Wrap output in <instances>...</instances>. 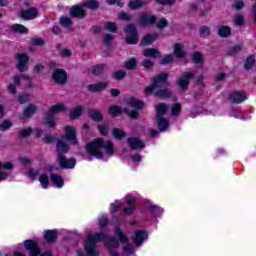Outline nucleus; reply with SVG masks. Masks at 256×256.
Here are the masks:
<instances>
[{
	"mask_svg": "<svg viewBox=\"0 0 256 256\" xmlns=\"http://www.w3.org/2000/svg\"><path fill=\"white\" fill-rule=\"evenodd\" d=\"M86 151L89 155L96 157V159L107 161V159L115 155V146H113L111 140L96 138L86 145Z\"/></svg>",
	"mask_w": 256,
	"mask_h": 256,
	"instance_id": "nucleus-1",
	"label": "nucleus"
},
{
	"mask_svg": "<svg viewBox=\"0 0 256 256\" xmlns=\"http://www.w3.org/2000/svg\"><path fill=\"white\" fill-rule=\"evenodd\" d=\"M99 241H104L105 246L107 247L110 255L116 256L117 255V247H119V242L115 239H110L105 237L103 234H94L89 235L84 243V249L88 256H98L99 251L95 249V245L99 243Z\"/></svg>",
	"mask_w": 256,
	"mask_h": 256,
	"instance_id": "nucleus-2",
	"label": "nucleus"
},
{
	"mask_svg": "<svg viewBox=\"0 0 256 256\" xmlns=\"http://www.w3.org/2000/svg\"><path fill=\"white\" fill-rule=\"evenodd\" d=\"M167 74L164 73L160 76L153 78L152 85L148 86L144 93L145 95H151L154 93L156 97H160L162 99H167V97H171V91L167 88Z\"/></svg>",
	"mask_w": 256,
	"mask_h": 256,
	"instance_id": "nucleus-3",
	"label": "nucleus"
},
{
	"mask_svg": "<svg viewBox=\"0 0 256 256\" xmlns=\"http://www.w3.org/2000/svg\"><path fill=\"white\" fill-rule=\"evenodd\" d=\"M85 7L91 9L92 11L99 8V2L97 0H88L86 3L80 6H73L70 14L72 17H77L78 19H83L85 16Z\"/></svg>",
	"mask_w": 256,
	"mask_h": 256,
	"instance_id": "nucleus-4",
	"label": "nucleus"
},
{
	"mask_svg": "<svg viewBox=\"0 0 256 256\" xmlns=\"http://www.w3.org/2000/svg\"><path fill=\"white\" fill-rule=\"evenodd\" d=\"M63 111H67V108L63 104H55L50 110L46 113V118L44 119V125L46 127H55V120L53 119V115H57V113H61Z\"/></svg>",
	"mask_w": 256,
	"mask_h": 256,
	"instance_id": "nucleus-5",
	"label": "nucleus"
},
{
	"mask_svg": "<svg viewBox=\"0 0 256 256\" xmlns=\"http://www.w3.org/2000/svg\"><path fill=\"white\" fill-rule=\"evenodd\" d=\"M167 109H169V107L165 104H158L156 107V119L160 131H167L169 127V122L163 118V115L167 113Z\"/></svg>",
	"mask_w": 256,
	"mask_h": 256,
	"instance_id": "nucleus-6",
	"label": "nucleus"
},
{
	"mask_svg": "<svg viewBox=\"0 0 256 256\" xmlns=\"http://www.w3.org/2000/svg\"><path fill=\"white\" fill-rule=\"evenodd\" d=\"M126 103L128 108H125L124 111L127 113L129 117H131V119H137V117H139V112L131 111L129 109H143V102L133 97H130L126 99Z\"/></svg>",
	"mask_w": 256,
	"mask_h": 256,
	"instance_id": "nucleus-7",
	"label": "nucleus"
},
{
	"mask_svg": "<svg viewBox=\"0 0 256 256\" xmlns=\"http://www.w3.org/2000/svg\"><path fill=\"white\" fill-rule=\"evenodd\" d=\"M124 33L126 34V43H128V45H135L139 42V34H137L135 25L128 24L124 29Z\"/></svg>",
	"mask_w": 256,
	"mask_h": 256,
	"instance_id": "nucleus-8",
	"label": "nucleus"
},
{
	"mask_svg": "<svg viewBox=\"0 0 256 256\" xmlns=\"http://www.w3.org/2000/svg\"><path fill=\"white\" fill-rule=\"evenodd\" d=\"M14 84H10L8 86V91L9 93H12L13 95H15L16 93V87H19V85H21V81H24L25 85H27V87H31L30 83H31V77H29V75H16L13 78Z\"/></svg>",
	"mask_w": 256,
	"mask_h": 256,
	"instance_id": "nucleus-9",
	"label": "nucleus"
},
{
	"mask_svg": "<svg viewBox=\"0 0 256 256\" xmlns=\"http://www.w3.org/2000/svg\"><path fill=\"white\" fill-rule=\"evenodd\" d=\"M27 63H29V55L25 53H18L16 55V67L20 73L29 69V67H27Z\"/></svg>",
	"mask_w": 256,
	"mask_h": 256,
	"instance_id": "nucleus-10",
	"label": "nucleus"
},
{
	"mask_svg": "<svg viewBox=\"0 0 256 256\" xmlns=\"http://www.w3.org/2000/svg\"><path fill=\"white\" fill-rule=\"evenodd\" d=\"M52 79L55 83H58V85H63L67 81V72L63 69H56L52 73Z\"/></svg>",
	"mask_w": 256,
	"mask_h": 256,
	"instance_id": "nucleus-11",
	"label": "nucleus"
},
{
	"mask_svg": "<svg viewBox=\"0 0 256 256\" xmlns=\"http://www.w3.org/2000/svg\"><path fill=\"white\" fill-rule=\"evenodd\" d=\"M193 79V73L191 72H185L178 80L177 85L182 89V91H185L187 87H189V80Z\"/></svg>",
	"mask_w": 256,
	"mask_h": 256,
	"instance_id": "nucleus-12",
	"label": "nucleus"
},
{
	"mask_svg": "<svg viewBox=\"0 0 256 256\" xmlns=\"http://www.w3.org/2000/svg\"><path fill=\"white\" fill-rule=\"evenodd\" d=\"M24 247L27 249V251L30 252V256H37L39 253H41V250H39V246H37V242L33 240H26L24 242Z\"/></svg>",
	"mask_w": 256,
	"mask_h": 256,
	"instance_id": "nucleus-13",
	"label": "nucleus"
},
{
	"mask_svg": "<svg viewBox=\"0 0 256 256\" xmlns=\"http://www.w3.org/2000/svg\"><path fill=\"white\" fill-rule=\"evenodd\" d=\"M56 153L58 155V159H61L62 157H65L67 153H69V146L65 141L63 140H58L56 143Z\"/></svg>",
	"mask_w": 256,
	"mask_h": 256,
	"instance_id": "nucleus-14",
	"label": "nucleus"
},
{
	"mask_svg": "<svg viewBox=\"0 0 256 256\" xmlns=\"http://www.w3.org/2000/svg\"><path fill=\"white\" fill-rule=\"evenodd\" d=\"M65 138L73 145H77V130L73 126H66L65 127Z\"/></svg>",
	"mask_w": 256,
	"mask_h": 256,
	"instance_id": "nucleus-15",
	"label": "nucleus"
},
{
	"mask_svg": "<svg viewBox=\"0 0 256 256\" xmlns=\"http://www.w3.org/2000/svg\"><path fill=\"white\" fill-rule=\"evenodd\" d=\"M57 161L61 169H73L77 163L75 158L67 159L65 158V156H63L62 158H58Z\"/></svg>",
	"mask_w": 256,
	"mask_h": 256,
	"instance_id": "nucleus-16",
	"label": "nucleus"
},
{
	"mask_svg": "<svg viewBox=\"0 0 256 256\" xmlns=\"http://www.w3.org/2000/svg\"><path fill=\"white\" fill-rule=\"evenodd\" d=\"M13 167V163L11 162H0V181H5L9 177L7 171H11Z\"/></svg>",
	"mask_w": 256,
	"mask_h": 256,
	"instance_id": "nucleus-17",
	"label": "nucleus"
},
{
	"mask_svg": "<svg viewBox=\"0 0 256 256\" xmlns=\"http://www.w3.org/2000/svg\"><path fill=\"white\" fill-rule=\"evenodd\" d=\"M173 54L178 59H183L187 55L185 52V46L179 42L173 44Z\"/></svg>",
	"mask_w": 256,
	"mask_h": 256,
	"instance_id": "nucleus-18",
	"label": "nucleus"
},
{
	"mask_svg": "<svg viewBox=\"0 0 256 256\" xmlns=\"http://www.w3.org/2000/svg\"><path fill=\"white\" fill-rule=\"evenodd\" d=\"M39 15V12H37V9L30 8L28 10H23L20 14L22 19H25L26 21H31V19H35Z\"/></svg>",
	"mask_w": 256,
	"mask_h": 256,
	"instance_id": "nucleus-19",
	"label": "nucleus"
},
{
	"mask_svg": "<svg viewBox=\"0 0 256 256\" xmlns=\"http://www.w3.org/2000/svg\"><path fill=\"white\" fill-rule=\"evenodd\" d=\"M127 141L129 147L133 150L143 149L145 147V143L139 138H128Z\"/></svg>",
	"mask_w": 256,
	"mask_h": 256,
	"instance_id": "nucleus-20",
	"label": "nucleus"
},
{
	"mask_svg": "<svg viewBox=\"0 0 256 256\" xmlns=\"http://www.w3.org/2000/svg\"><path fill=\"white\" fill-rule=\"evenodd\" d=\"M245 100H247V94L245 92H234L230 95V101L232 103H243Z\"/></svg>",
	"mask_w": 256,
	"mask_h": 256,
	"instance_id": "nucleus-21",
	"label": "nucleus"
},
{
	"mask_svg": "<svg viewBox=\"0 0 256 256\" xmlns=\"http://www.w3.org/2000/svg\"><path fill=\"white\" fill-rule=\"evenodd\" d=\"M107 82H100L97 84H91L87 86L88 91H91V93H99V91H103V89H107Z\"/></svg>",
	"mask_w": 256,
	"mask_h": 256,
	"instance_id": "nucleus-22",
	"label": "nucleus"
},
{
	"mask_svg": "<svg viewBox=\"0 0 256 256\" xmlns=\"http://www.w3.org/2000/svg\"><path fill=\"white\" fill-rule=\"evenodd\" d=\"M147 237H148L147 232H145L143 230H136L134 243L138 246L143 245V241H145V239H147Z\"/></svg>",
	"mask_w": 256,
	"mask_h": 256,
	"instance_id": "nucleus-23",
	"label": "nucleus"
},
{
	"mask_svg": "<svg viewBox=\"0 0 256 256\" xmlns=\"http://www.w3.org/2000/svg\"><path fill=\"white\" fill-rule=\"evenodd\" d=\"M144 57H149L150 59H157V57H161V53L159 50L155 48H148L143 51Z\"/></svg>",
	"mask_w": 256,
	"mask_h": 256,
	"instance_id": "nucleus-24",
	"label": "nucleus"
},
{
	"mask_svg": "<svg viewBox=\"0 0 256 256\" xmlns=\"http://www.w3.org/2000/svg\"><path fill=\"white\" fill-rule=\"evenodd\" d=\"M158 38H159V36L157 34L146 35L142 38V40L140 42V45H142V47H145L147 45H151V43H153Z\"/></svg>",
	"mask_w": 256,
	"mask_h": 256,
	"instance_id": "nucleus-25",
	"label": "nucleus"
},
{
	"mask_svg": "<svg viewBox=\"0 0 256 256\" xmlns=\"http://www.w3.org/2000/svg\"><path fill=\"white\" fill-rule=\"evenodd\" d=\"M83 115V106L77 104L70 112V119H79Z\"/></svg>",
	"mask_w": 256,
	"mask_h": 256,
	"instance_id": "nucleus-26",
	"label": "nucleus"
},
{
	"mask_svg": "<svg viewBox=\"0 0 256 256\" xmlns=\"http://www.w3.org/2000/svg\"><path fill=\"white\" fill-rule=\"evenodd\" d=\"M44 238L48 243H55V240L57 239V231L46 230L44 233Z\"/></svg>",
	"mask_w": 256,
	"mask_h": 256,
	"instance_id": "nucleus-27",
	"label": "nucleus"
},
{
	"mask_svg": "<svg viewBox=\"0 0 256 256\" xmlns=\"http://www.w3.org/2000/svg\"><path fill=\"white\" fill-rule=\"evenodd\" d=\"M140 23L141 25H152V23H155V16L149 15V14H143L140 17Z\"/></svg>",
	"mask_w": 256,
	"mask_h": 256,
	"instance_id": "nucleus-28",
	"label": "nucleus"
},
{
	"mask_svg": "<svg viewBox=\"0 0 256 256\" xmlns=\"http://www.w3.org/2000/svg\"><path fill=\"white\" fill-rule=\"evenodd\" d=\"M50 179L52 181V183H54V185L58 188L61 189V187H63L64 182H63V178L57 174H52L50 176Z\"/></svg>",
	"mask_w": 256,
	"mask_h": 256,
	"instance_id": "nucleus-29",
	"label": "nucleus"
},
{
	"mask_svg": "<svg viewBox=\"0 0 256 256\" xmlns=\"http://www.w3.org/2000/svg\"><path fill=\"white\" fill-rule=\"evenodd\" d=\"M10 29L13 33H29V30L27 29V27L21 24H14L10 27Z\"/></svg>",
	"mask_w": 256,
	"mask_h": 256,
	"instance_id": "nucleus-30",
	"label": "nucleus"
},
{
	"mask_svg": "<svg viewBox=\"0 0 256 256\" xmlns=\"http://www.w3.org/2000/svg\"><path fill=\"white\" fill-rule=\"evenodd\" d=\"M218 35H219V37H229V35H231V27L221 26L218 29Z\"/></svg>",
	"mask_w": 256,
	"mask_h": 256,
	"instance_id": "nucleus-31",
	"label": "nucleus"
},
{
	"mask_svg": "<svg viewBox=\"0 0 256 256\" xmlns=\"http://www.w3.org/2000/svg\"><path fill=\"white\" fill-rule=\"evenodd\" d=\"M146 4L145 0H131L128 5L130 9H139V7H143Z\"/></svg>",
	"mask_w": 256,
	"mask_h": 256,
	"instance_id": "nucleus-32",
	"label": "nucleus"
},
{
	"mask_svg": "<svg viewBox=\"0 0 256 256\" xmlns=\"http://www.w3.org/2000/svg\"><path fill=\"white\" fill-rule=\"evenodd\" d=\"M88 115L94 121H101V119H103V114H101V112H99L97 110H90L88 112Z\"/></svg>",
	"mask_w": 256,
	"mask_h": 256,
	"instance_id": "nucleus-33",
	"label": "nucleus"
},
{
	"mask_svg": "<svg viewBox=\"0 0 256 256\" xmlns=\"http://www.w3.org/2000/svg\"><path fill=\"white\" fill-rule=\"evenodd\" d=\"M109 113L112 115V117H117L123 113V109L117 105H113L109 107Z\"/></svg>",
	"mask_w": 256,
	"mask_h": 256,
	"instance_id": "nucleus-34",
	"label": "nucleus"
},
{
	"mask_svg": "<svg viewBox=\"0 0 256 256\" xmlns=\"http://www.w3.org/2000/svg\"><path fill=\"white\" fill-rule=\"evenodd\" d=\"M112 135L115 139H124V137H127V134L125 133V131L119 128H114L112 131Z\"/></svg>",
	"mask_w": 256,
	"mask_h": 256,
	"instance_id": "nucleus-35",
	"label": "nucleus"
},
{
	"mask_svg": "<svg viewBox=\"0 0 256 256\" xmlns=\"http://www.w3.org/2000/svg\"><path fill=\"white\" fill-rule=\"evenodd\" d=\"M37 111V106L30 104L23 112L24 117H31Z\"/></svg>",
	"mask_w": 256,
	"mask_h": 256,
	"instance_id": "nucleus-36",
	"label": "nucleus"
},
{
	"mask_svg": "<svg viewBox=\"0 0 256 256\" xmlns=\"http://www.w3.org/2000/svg\"><path fill=\"white\" fill-rule=\"evenodd\" d=\"M39 182L42 185L43 189L49 188V177L47 176V174H41L39 177Z\"/></svg>",
	"mask_w": 256,
	"mask_h": 256,
	"instance_id": "nucleus-37",
	"label": "nucleus"
},
{
	"mask_svg": "<svg viewBox=\"0 0 256 256\" xmlns=\"http://www.w3.org/2000/svg\"><path fill=\"white\" fill-rule=\"evenodd\" d=\"M254 64H255V56L254 55H250L246 59V62L244 64V68L246 69V71H249L251 69V67H253Z\"/></svg>",
	"mask_w": 256,
	"mask_h": 256,
	"instance_id": "nucleus-38",
	"label": "nucleus"
},
{
	"mask_svg": "<svg viewBox=\"0 0 256 256\" xmlns=\"http://www.w3.org/2000/svg\"><path fill=\"white\" fill-rule=\"evenodd\" d=\"M174 59L173 54H168L160 59V65H169V63H173Z\"/></svg>",
	"mask_w": 256,
	"mask_h": 256,
	"instance_id": "nucleus-39",
	"label": "nucleus"
},
{
	"mask_svg": "<svg viewBox=\"0 0 256 256\" xmlns=\"http://www.w3.org/2000/svg\"><path fill=\"white\" fill-rule=\"evenodd\" d=\"M125 67L129 70L135 69V67H137V60H135V58H131L130 60L125 62Z\"/></svg>",
	"mask_w": 256,
	"mask_h": 256,
	"instance_id": "nucleus-40",
	"label": "nucleus"
},
{
	"mask_svg": "<svg viewBox=\"0 0 256 256\" xmlns=\"http://www.w3.org/2000/svg\"><path fill=\"white\" fill-rule=\"evenodd\" d=\"M60 23L63 27H65L66 29H71V19L67 18V17H62L60 19Z\"/></svg>",
	"mask_w": 256,
	"mask_h": 256,
	"instance_id": "nucleus-41",
	"label": "nucleus"
},
{
	"mask_svg": "<svg viewBox=\"0 0 256 256\" xmlns=\"http://www.w3.org/2000/svg\"><path fill=\"white\" fill-rule=\"evenodd\" d=\"M116 237H118L121 243H127L128 241L127 236H125L124 233L121 232L119 228L116 229Z\"/></svg>",
	"mask_w": 256,
	"mask_h": 256,
	"instance_id": "nucleus-42",
	"label": "nucleus"
},
{
	"mask_svg": "<svg viewBox=\"0 0 256 256\" xmlns=\"http://www.w3.org/2000/svg\"><path fill=\"white\" fill-rule=\"evenodd\" d=\"M192 59H193V62L196 63V65L203 63V55H201V53H199V52H195L193 54Z\"/></svg>",
	"mask_w": 256,
	"mask_h": 256,
	"instance_id": "nucleus-43",
	"label": "nucleus"
},
{
	"mask_svg": "<svg viewBox=\"0 0 256 256\" xmlns=\"http://www.w3.org/2000/svg\"><path fill=\"white\" fill-rule=\"evenodd\" d=\"M105 29H106V31H109L110 33H115V31H117V25H115V23H113V22H107L105 24Z\"/></svg>",
	"mask_w": 256,
	"mask_h": 256,
	"instance_id": "nucleus-44",
	"label": "nucleus"
},
{
	"mask_svg": "<svg viewBox=\"0 0 256 256\" xmlns=\"http://www.w3.org/2000/svg\"><path fill=\"white\" fill-rule=\"evenodd\" d=\"M103 69H105L104 65H101V64L96 65L92 69V73H93V75H101V73H103Z\"/></svg>",
	"mask_w": 256,
	"mask_h": 256,
	"instance_id": "nucleus-45",
	"label": "nucleus"
},
{
	"mask_svg": "<svg viewBox=\"0 0 256 256\" xmlns=\"http://www.w3.org/2000/svg\"><path fill=\"white\" fill-rule=\"evenodd\" d=\"M210 34H211V29H209V27L204 26L200 29L201 37H209Z\"/></svg>",
	"mask_w": 256,
	"mask_h": 256,
	"instance_id": "nucleus-46",
	"label": "nucleus"
},
{
	"mask_svg": "<svg viewBox=\"0 0 256 256\" xmlns=\"http://www.w3.org/2000/svg\"><path fill=\"white\" fill-rule=\"evenodd\" d=\"M168 22L165 20V18H161L156 22V27L158 29H164V27H167Z\"/></svg>",
	"mask_w": 256,
	"mask_h": 256,
	"instance_id": "nucleus-47",
	"label": "nucleus"
},
{
	"mask_svg": "<svg viewBox=\"0 0 256 256\" xmlns=\"http://www.w3.org/2000/svg\"><path fill=\"white\" fill-rule=\"evenodd\" d=\"M11 121L10 120H5L1 125H0V131H7V129L11 128Z\"/></svg>",
	"mask_w": 256,
	"mask_h": 256,
	"instance_id": "nucleus-48",
	"label": "nucleus"
},
{
	"mask_svg": "<svg viewBox=\"0 0 256 256\" xmlns=\"http://www.w3.org/2000/svg\"><path fill=\"white\" fill-rule=\"evenodd\" d=\"M245 23V17H243V15H238L235 17V25H238L239 27H241L242 25H244Z\"/></svg>",
	"mask_w": 256,
	"mask_h": 256,
	"instance_id": "nucleus-49",
	"label": "nucleus"
},
{
	"mask_svg": "<svg viewBox=\"0 0 256 256\" xmlns=\"http://www.w3.org/2000/svg\"><path fill=\"white\" fill-rule=\"evenodd\" d=\"M232 7L239 11L240 9H243V7H245V3H243V1L241 0H236L234 1Z\"/></svg>",
	"mask_w": 256,
	"mask_h": 256,
	"instance_id": "nucleus-50",
	"label": "nucleus"
},
{
	"mask_svg": "<svg viewBox=\"0 0 256 256\" xmlns=\"http://www.w3.org/2000/svg\"><path fill=\"white\" fill-rule=\"evenodd\" d=\"M31 133H33V129L25 128L20 131V137H29V135H31Z\"/></svg>",
	"mask_w": 256,
	"mask_h": 256,
	"instance_id": "nucleus-51",
	"label": "nucleus"
},
{
	"mask_svg": "<svg viewBox=\"0 0 256 256\" xmlns=\"http://www.w3.org/2000/svg\"><path fill=\"white\" fill-rule=\"evenodd\" d=\"M151 210L153 211V213H155V215H162L163 213V208H160L157 205H152Z\"/></svg>",
	"mask_w": 256,
	"mask_h": 256,
	"instance_id": "nucleus-52",
	"label": "nucleus"
},
{
	"mask_svg": "<svg viewBox=\"0 0 256 256\" xmlns=\"http://www.w3.org/2000/svg\"><path fill=\"white\" fill-rule=\"evenodd\" d=\"M18 101L21 104L27 103V101H29V95L28 94H20L18 97Z\"/></svg>",
	"mask_w": 256,
	"mask_h": 256,
	"instance_id": "nucleus-53",
	"label": "nucleus"
},
{
	"mask_svg": "<svg viewBox=\"0 0 256 256\" xmlns=\"http://www.w3.org/2000/svg\"><path fill=\"white\" fill-rule=\"evenodd\" d=\"M98 130L101 135H107L109 133V128L106 125L98 126Z\"/></svg>",
	"mask_w": 256,
	"mask_h": 256,
	"instance_id": "nucleus-54",
	"label": "nucleus"
},
{
	"mask_svg": "<svg viewBox=\"0 0 256 256\" xmlns=\"http://www.w3.org/2000/svg\"><path fill=\"white\" fill-rule=\"evenodd\" d=\"M180 111H181V104H174L172 106V115H179Z\"/></svg>",
	"mask_w": 256,
	"mask_h": 256,
	"instance_id": "nucleus-55",
	"label": "nucleus"
},
{
	"mask_svg": "<svg viewBox=\"0 0 256 256\" xmlns=\"http://www.w3.org/2000/svg\"><path fill=\"white\" fill-rule=\"evenodd\" d=\"M118 19H121L122 21H129L131 19V16L125 12H120L118 15Z\"/></svg>",
	"mask_w": 256,
	"mask_h": 256,
	"instance_id": "nucleus-56",
	"label": "nucleus"
},
{
	"mask_svg": "<svg viewBox=\"0 0 256 256\" xmlns=\"http://www.w3.org/2000/svg\"><path fill=\"white\" fill-rule=\"evenodd\" d=\"M142 65L145 69H151V67H153L154 63L153 61L146 59L142 62Z\"/></svg>",
	"mask_w": 256,
	"mask_h": 256,
	"instance_id": "nucleus-57",
	"label": "nucleus"
},
{
	"mask_svg": "<svg viewBox=\"0 0 256 256\" xmlns=\"http://www.w3.org/2000/svg\"><path fill=\"white\" fill-rule=\"evenodd\" d=\"M123 250H124V253H126L127 255H131V253L135 251V248H133L131 244H127Z\"/></svg>",
	"mask_w": 256,
	"mask_h": 256,
	"instance_id": "nucleus-58",
	"label": "nucleus"
},
{
	"mask_svg": "<svg viewBox=\"0 0 256 256\" xmlns=\"http://www.w3.org/2000/svg\"><path fill=\"white\" fill-rule=\"evenodd\" d=\"M37 175H39V172L37 170L31 169L27 172V177H29L30 179H35Z\"/></svg>",
	"mask_w": 256,
	"mask_h": 256,
	"instance_id": "nucleus-59",
	"label": "nucleus"
},
{
	"mask_svg": "<svg viewBox=\"0 0 256 256\" xmlns=\"http://www.w3.org/2000/svg\"><path fill=\"white\" fill-rule=\"evenodd\" d=\"M123 77H125V71L123 70H119L117 72L114 73V78L115 79H123Z\"/></svg>",
	"mask_w": 256,
	"mask_h": 256,
	"instance_id": "nucleus-60",
	"label": "nucleus"
},
{
	"mask_svg": "<svg viewBox=\"0 0 256 256\" xmlns=\"http://www.w3.org/2000/svg\"><path fill=\"white\" fill-rule=\"evenodd\" d=\"M107 226V216L102 215L101 219L99 220V227H106Z\"/></svg>",
	"mask_w": 256,
	"mask_h": 256,
	"instance_id": "nucleus-61",
	"label": "nucleus"
},
{
	"mask_svg": "<svg viewBox=\"0 0 256 256\" xmlns=\"http://www.w3.org/2000/svg\"><path fill=\"white\" fill-rule=\"evenodd\" d=\"M156 2L160 5H173V3H175V0H156Z\"/></svg>",
	"mask_w": 256,
	"mask_h": 256,
	"instance_id": "nucleus-62",
	"label": "nucleus"
},
{
	"mask_svg": "<svg viewBox=\"0 0 256 256\" xmlns=\"http://www.w3.org/2000/svg\"><path fill=\"white\" fill-rule=\"evenodd\" d=\"M119 205H120L119 201H115V203H112L110 205L111 211H115V212L119 211Z\"/></svg>",
	"mask_w": 256,
	"mask_h": 256,
	"instance_id": "nucleus-63",
	"label": "nucleus"
},
{
	"mask_svg": "<svg viewBox=\"0 0 256 256\" xmlns=\"http://www.w3.org/2000/svg\"><path fill=\"white\" fill-rule=\"evenodd\" d=\"M60 55L62 57H71V50H68V49H64L60 52Z\"/></svg>",
	"mask_w": 256,
	"mask_h": 256,
	"instance_id": "nucleus-64",
	"label": "nucleus"
}]
</instances>
